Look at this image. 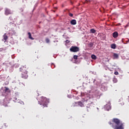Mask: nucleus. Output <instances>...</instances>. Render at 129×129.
Returning <instances> with one entry per match:
<instances>
[{
    "label": "nucleus",
    "mask_w": 129,
    "mask_h": 129,
    "mask_svg": "<svg viewBox=\"0 0 129 129\" xmlns=\"http://www.w3.org/2000/svg\"><path fill=\"white\" fill-rule=\"evenodd\" d=\"M77 104L79 105V106H81V107H84V104H83V103H82L81 101L77 102Z\"/></svg>",
    "instance_id": "nucleus-7"
},
{
    "label": "nucleus",
    "mask_w": 129,
    "mask_h": 129,
    "mask_svg": "<svg viewBox=\"0 0 129 129\" xmlns=\"http://www.w3.org/2000/svg\"><path fill=\"white\" fill-rule=\"evenodd\" d=\"M69 16H70V17H73V14H72V13H69Z\"/></svg>",
    "instance_id": "nucleus-22"
},
{
    "label": "nucleus",
    "mask_w": 129,
    "mask_h": 129,
    "mask_svg": "<svg viewBox=\"0 0 129 129\" xmlns=\"http://www.w3.org/2000/svg\"><path fill=\"white\" fill-rule=\"evenodd\" d=\"M113 59H118V54L117 53H113Z\"/></svg>",
    "instance_id": "nucleus-10"
},
{
    "label": "nucleus",
    "mask_w": 129,
    "mask_h": 129,
    "mask_svg": "<svg viewBox=\"0 0 129 129\" xmlns=\"http://www.w3.org/2000/svg\"><path fill=\"white\" fill-rule=\"evenodd\" d=\"M118 37V33L117 32H115L113 33V38H117Z\"/></svg>",
    "instance_id": "nucleus-9"
},
{
    "label": "nucleus",
    "mask_w": 129,
    "mask_h": 129,
    "mask_svg": "<svg viewBox=\"0 0 129 129\" xmlns=\"http://www.w3.org/2000/svg\"><path fill=\"white\" fill-rule=\"evenodd\" d=\"M5 92H10V89H9V88L5 87Z\"/></svg>",
    "instance_id": "nucleus-17"
},
{
    "label": "nucleus",
    "mask_w": 129,
    "mask_h": 129,
    "mask_svg": "<svg viewBox=\"0 0 129 129\" xmlns=\"http://www.w3.org/2000/svg\"><path fill=\"white\" fill-rule=\"evenodd\" d=\"M114 74H115V75H118L119 74H118V72H115Z\"/></svg>",
    "instance_id": "nucleus-23"
},
{
    "label": "nucleus",
    "mask_w": 129,
    "mask_h": 129,
    "mask_svg": "<svg viewBox=\"0 0 129 129\" xmlns=\"http://www.w3.org/2000/svg\"><path fill=\"white\" fill-rule=\"evenodd\" d=\"M70 23H71V25H76V24H77L76 20H75V19L71 20Z\"/></svg>",
    "instance_id": "nucleus-8"
},
{
    "label": "nucleus",
    "mask_w": 129,
    "mask_h": 129,
    "mask_svg": "<svg viewBox=\"0 0 129 129\" xmlns=\"http://www.w3.org/2000/svg\"><path fill=\"white\" fill-rule=\"evenodd\" d=\"M85 101H83V102H84Z\"/></svg>",
    "instance_id": "nucleus-26"
},
{
    "label": "nucleus",
    "mask_w": 129,
    "mask_h": 129,
    "mask_svg": "<svg viewBox=\"0 0 129 129\" xmlns=\"http://www.w3.org/2000/svg\"><path fill=\"white\" fill-rule=\"evenodd\" d=\"M4 39L5 41H7V39L8 38V36L6 34V33L3 35Z\"/></svg>",
    "instance_id": "nucleus-13"
},
{
    "label": "nucleus",
    "mask_w": 129,
    "mask_h": 129,
    "mask_svg": "<svg viewBox=\"0 0 129 129\" xmlns=\"http://www.w3.org/2000/svg\"><path fill=\"white\" fill-rule=\"evenodd\" d=\"M49 102V99L45 97H41V101L39 102L40 105H43V107H47L48 106V103Z\"/></svg>",
    "instance_id": "nucleus-3"
},
{
    "label": "nucleus",
    "mask_w": 129,
    "mask_h": 129,
    "mask_svg": "<svg viewBox=\"0 0 129 129\" xmlns=\"http://www.w3.org/2000/svg\"><path fill=\"white\" fill-rule=\"evenodd\" d=\"M53 66H54V68H55V64H52V67H53Z\"/></svg>",
    "instance_id": "nucleus-25"
},
{
    "label": "nucleus",
    "mask_w": 129,
    "mask_h": 129,
    "mask_svg": "<svg viewBox=\"0 0 129 129\" xmlns=\"http://www.w3.org/2000/svg\"><path fill=\"white\" fill-rule=\"evenodd\" d=\"M45 41L46 43H50V39H49V38H46L45 39Z\"/></svg>",
    "instance_id": "nucleus-20"
},
{
    "label": "nucleus",
    "mask_w": 129,
    "mask_h": 129,
    "mask_svg": "<svg viewBox=\"0 0 129 129\" xmlns=\"http://www.w3.org/2000/svg\"><path fill=\"white\" fill-rule=\"evenodd\" d=\"M91 58H92V59H93V60H96V55H94V54H92V55H91Z\"/></svg>",
    "instance_id": "nucleus-15"
},
{
    "label": "nucleus",
    "mask_w": 129,
    "mask_h": 129,
    "mask_svg": "<svg viewBox=\"0 0 129 129\" xmlns=\"http://www.w3.org/2000/svg\"><path fill=\"white\" fill-rule=\"evenodd\" d=\"M90 2H91L90 1L86 0V1H85L84 4H90Z\"/></svg>",
    "instance_id": "nucleus-21"
},
{
    "label": "nucleus",
    "mask_w": 129,
    "mask_h": 129,
    "mask_svg": "<svg viewBox=\"0 0 129 129\" xmlns=\"http://www.w3.org/2000/svg\"><path fill=\"white\" fill-rule=\"evenodd\" d=\"M112 121L115 123V124L111 123V122L109 121L108 122L109 124L111 125L112 127L114 129H124L123 127V123L120 121V120L117 118H113Z\"/></svg>",
    "instance_id": "nucleus-1"
},
{
    "label": "nucleus",
    "mask_w": 129,
    "mask_h": 129,
    "mask_svg": "<svg viewBox=\"0 0 129 129\" xmlns=\"http://www.w3.org/2000/svg\"><path fill=\"white\" fill-rule=\"evenodd\" d=\"M66 43H67V44H68V43H69V40H67V41H66Z\"/></svg>",
    "instance_id": "nucleus-24"
},
{
    "label": "nucleus",
    "mask_w": 129,
    "mask_h": 129,
    "mask_svg": "<svg viewBox=\"0 0 129 129\" xmlns=\"http://www.w3.org/2000/svg\"><path fill=\"white\" fill-rule=\"evenodd\" d=\"M111 48L112 49H115V48H116V45L114 44H112L111 45Z\"/></svg>",
    "instance_id": "nucleus-14"
},
{
    "label": "nucleus",
    "mask_w": 129,
    "mask_h": 129,
    "mask_svg": "<svg viewBox=\"0 0 129 129\" xmlns=\"http://www.w3.org/2000/svg\"><path fill=\"white\" fill-rule=\"evenodd\" d=\"M74 59H75V60H77L78 59V55H74Z\"/></svg>",
    "instance_id": "nucleus-19"
},
{
    "label": "nucleus",
    "mask_w": 129,
    "mask_h": 129,
    "mask_svg": "<svg viewBox=\"0 0 129 129\" xmlns=\"http://www.w3.org/2000/svg\"><path fill=\"white\" fill-rule=\"evenodd\" d=\"M90 32L91 33H92V34H94V33H95L96 32V30H95L94 29H91L90 30Z\"/></svg>",
    "instance_id": "nucleus-16"
},
{
    "label": "nucleus",
    "mask_w": 129,
    "mask_h": 129,
    "mask_svg": "<svg viewBox=\"0 0 129 129\" xmlns=\"http://www.w3.org/2000/svg\"><path fill=\"white\" fill-rule=\"evenodd\" d=\"M0 129H2V128H0Z\"/></svg>",
    "instance_id": "nucleus-27"
},
{
    "label": "nucleus",
    "mask_w": 129,
    "mask_h": 129,
    "mask_svg": "<svg viewBox=\"0 0 129 129\" xmlns=\"http://www.w3.org/2000/svg\"><path fill=\"white\" fill-rule=\"evenodd\" d=\"M20 72H22L21 74L22 78L27 79L28 78V71L26 70L25 67H22L20 68Z\"/></svg>",
    "instance_id": "nucleus-2"
},
{
    "label": "nucleus",
    "mask_w": 129,
    "mask_h": 129,
    "mask_svg": "<svg viewBox=\"0 0 129 129\" xmlns=\"http://www.w3.org/2000/svg\"><path fill=\"white\" fill-rule=\"evenodd\" d=\"M70 50L71 51V52H74V53H75L79 51V47L77 46H72L70 49Z\"/></svg>",
    "instance_id": "nucleus-5"
},
{
    "label": "nucleus",
    "mask_w": 129,
    "mask_h": 129,
    "mask_svg": "<svg viewBox=\"0 0 129 129\" xmlns=\"http://www.w3.org/2000/svg\"><path fill=\"white\" fill-rule=\"evenodd\" d=\"M113 82H114V83H116V82H117V79H116L115 78H113Z\"/></svg>",
    "instance_id": "nucleus-18"
},
{
    "label": "nucleus",
    "mask_w": 129,
    "mask_h": 129,
    "mask_svg": "<svg viewBox=\"0 0 129 129\" xmlns=\"http://www.w3.org/2000/svg\"><path fill=\"white\" fill-rule=\"evenodd\" d=\"M84 101H86L88 105L92 104L93 103V98L90 97H87L84 99Z\"/></svg>",
    "instance_id": "nucleus-4"
},
{
    "label": "nucleus",
    "mask_w": 129,
    "mask_h": 129,
    "mask_svg": "<svg viewBox=\"0 0 129 129\" xmlns=\"http://www.w3.org/2000/svg\"><path fill=\"white\" fill-rule=\"evenodd\" d=\"M13 13L12 12V11L11 9L9 8H5V15L6 16H9V15H12Z\"/></svg>",
    "instance_id": "nucleus-6"
},
{
    "label": "nucleus",
    "mask_w": 129,
    "mask_h": 129,
    "mask_svg": "<svg viewBox=\"0 0 129 129\" xmlns=\"http://www.w3.org/2000/svg\"><path fill=\"white\" fill-rule=\"evenodd\" d=\"M28 35L29 39H30V40H34V38L32 37V34H31V33L28 32Z\"/></svg>",
    "instance_id": "nucleus-11"
},
{
    "label": "nucleus",
    "mask_w": 129,
    "mask_h": 129,
    "mask_svg": "<svg viewBox=\"0 0 129 129\" xmlns=\"http://www.w3.org/2000/svg\"><path fill=\"white\" fill-rule=\"evenodd\" d=\"M105 107L107 110H109L110 109H111V107L110 106V105H106Z\"/></svg>",
    "instance_id": "nucleus-12"
}]
</instances>
